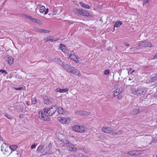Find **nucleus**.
I'll list each match as a JSON object with an SVG mask.
<instances>
[{"label":"nucleus","mask_w":157,"mask_h":157,"mask_svg":"<svg viewBox=\"0 0 157 157\" xmlns=\"http://www.w3.org/2000/svg\"><path fill=\"white\" fill-rule=\"evenodd\" d=\"M56 40H54L53 39H50V40L52 42H53L55 41Z\"/></svg>","instance_id":"55"},{"label":"nucleus","mask_w":157,"mask_h":157,"mask_svg":"<svg viewBox=\"0 0 157 157\" xmlns=\"http://www.w3.org/2000/svg\"><path fill=\"white\" fill-rule=\"evenodd\" d=\"M48 116H45L44 118V120H43L44 121H50V118L47 117Z\"/></svg>","instance_id":"34"},{"label":"nucleus","mask_w":157,"mask_h":157,"mask_svg":"<svg viewBox=\"0 0 157 157\" xmlns=\"http://www.w3.org/2000/svg\"><path fill=\"white\" fill-rule=\"evenodd\" d=\"M101 130L105 133L109 134L112 135H113L114 131L113 129H112L111 127H103L102 128Z\"/></svg>","instance_id":"5"},{"label":"nucleus","mask_w":157,"mask_h":157,"mask_svg":"<svg viewBox=\"0 0 157 157\" xmlns=\"http://www.w3.org/2000/svg\"><path fill=\"white\" fill-rule=\"evenodd\" d=\"M81 10H80V9H77V8H75L73 10V11L76 14H77L78 12L79 13H80Z\"/></svg>","instance_id":"31"},{"label":"nucleus","mask_w":157,"mask_h":157,"mask_svg":"<svg viewBox=\"0 0 157 157\" xmlns=\"http://www.w3.org/2000/svg\"><path fill=\"white\" fill-rule=\"evenodd\" d=\"M109 73V70H106L104 71V74L105 75H108Z\"/></svg>","instance_id":"40"},{"label":"nucleus","mask_w":157,"mask_h":157,"mask_svg":"<svg viewBox=\"0 0 157 157\" xmlns=\"http://www.w3.org/2000/svg\"><path fill=\"white\" fill-rule=\"evenodd\" d=\"M138 46L140 48L146 47H149L150 48L152 47V44L149 42L147 41H141L139 43Z\"/></svg>","instance_id":"6"},{"label":"nucleus","mask_w":157,"mask_h":157,"mask_svg":"<svg viewBox=\"0 0 157 157\" xmlns=\"http://www.w3.org/2000/svg\"><path fill=\"white\" fill-rule=\"evenodd\" d=\"M124 45L125 46H127V47H128V46H129V44L127 43H124Z\"/></svg>","instance_id":"52"},{"label":"nucleus","mask_w":157,"mask_h":157,"mask_svg":"<svg viewBox=\"0 0 157 157\" xmlns=\"http://www.w3.org/2000/svg\"><path fill=\"white\" fill-rule=\"evenodd\" d=\"M68 150L70 151H75L76 148L75 147H68Z\"/></svg>","instance_id":"29"},{"label":"nucleus","mask_w":157,"mask_h":157,"mask_svg":"<svg viewBox=\"0 0 157 157\" xmlns=\"http://www.w3.org/2000/svg\"><path fill=\"white\" fill-rule=\"evenodd\" d=\"M58 120L63 124H69L71 121L70 119H66V118L62 117H58Z\"/></svg>","instance_id":"8"},{"label":"nucleus","mask_w":157,"mask_h":157,"mask_svg":"<svg viewBox=\"0 0 157 157\" xmlns=\"http://www.w3.org/2000/svg\"><path fill=\"white\" fill-rule=\"evenodd\" d=\"M132 48H130V49L131 50V49H132Z\"/></svg>","instance_id":"64"},{"label":"nucleus","mask_w":157,"mask_h":157,"mask_svg":"<svg viewBox=\"0 0 157 157\" xmlns=\"http://www.w3.org/2000/svg\"><path fill=\"white\" fill-rule=\"evenodd\" d=\"M9 150H10V149L8 147H7L6 148H5L4 149V152H3V154L6 155H9L12 152V151L10 153L8 151Z\"/></svg>","instance_id":"19"},{"label":"nucleus","mask_w":157,"mask_h":157,"mask_svg":"<svg viewBox=\"0 0 157 157\" xmlns=\"http://www.w3.org/2000/svg\"><path fill=\"white\" fill-rule=\"evenodd\" d=\"M117 98L118 99H121V96H118L117 97Z\"/></svg>","instance_id":"56"},{"label":"nucleus","mask_w":157,"mask_h":157,"mask_svg":"<svg viewBox=\"0 0 157 157\" xmlns=\"http://www.w3.org/2000/svg\"><path fill=\"white\" fill-rule=\"evenodd\" d=\"M132 70V69L130 68L129 71H130Z\"/></svg>","instance_id":"61"},{"label":"nucleus","mask_w":157,"mask_h":157,"mask_svg":"<svg viewBox=\"0 0 157 157\" xmlns=\"http://www.w3.org/2000/svg\"><path fill=\"white\" fill-rule=\"evenodd\" d=\"M62 142L66 144H68L69 145H72V144L69 142L67 138H65V140H63Z\"/></svg>","instance_id":"24"},{"label":"nucleus","mask_w":157,"mask_h":157,"mask_svg":"<svg viewBox=\"0 0 157 157\" xmlns=\"http://www.w3.org/2000/svg\"><path fill=\"white\" fill-rule=\"evenodd\" d=\"M45 10V8L44 6H41L40 7V13L44 12Z\"/></svg>","instance_id":"28"},{"label":"nucleus","mask_w":157,"mask_h":157,"mask_svg":"<svg viewBox=\"0 0 157 157\" xmlns=\"http://www.w3.org/2000/svg\"><path fill=\"white\" fill-rule=\"evenodd\" d=\"M24 114H21L19 115V117L20 118L22 119L24 117Z\"/></svg>","instance_id":"49"},{"label":"nucleus","mask_w":157,"mask_h":157,"mask_svg":"<svg viewBox=\"0 0 157 157\" xmlns=\"http://www.w3.org/2000/svg\"><path fill=\"white\" fill-rule=\"evenodd\" d=\"M44 41L46 42H47L49 40H50V39L48 38V37H47L45 39H44Z\"/></svg>","instance_id":"50"},{"label":"nucleus","mask_w":157,"mask_h":157,"mask_svg":"<svg viewBox=\"0 0 157 157\" xmlns=\"http://www.w3.org/2000/svg\"><path fill=\"white\" fill-rule=\"evenodd\" d=\"M82 157H87L86 156H83Z\"/></svg>","instance_id":"62"},{"label":"nucleus","mask_w":157,"mask_h":157,"mask_svg":"<svg viewBox=\"0 0 157 157\" xmlns=\"http://www.w3.org/2000/svg\"><path fill=\"white\" fill-rule=\"evenodd\" d=\"M128 154L131 155H135V152L134 151H131L128 152Z\"/></svg>","instance_id":"39"},{"label":"nucleus","mask_w":157,"mask_h":157,"mask_svg":"<svg viewBox=\"0 0 157 157\" xmlns=\"http://www.w3.org/2000/svg\"><path fill=\"white\" fill-rule=\"evenodd\" d=\"M60 49L64 53L66 52V47L65 45H63L62 44H60L59 45Z\"/></svg>","instance_id":"18"},{"label":"nucleus","mask_w":157,"mask_h":157,"mask_svg":"<svg viewBox=\"0 0 157 157\" xmlns=\"http://www.w3.org/2000/svg\"><path fill=\"white\" fill-rule=\"evenodd\" d=\"M5 116L7 118H8L10 120H12V117L10 115H9L8 114H6L5 115Z\"/></svg>","instance_id":"37"},{"label":"nucleus","mask_w":157,"mask_h":157,"mask_svg":"<svg viewBox=\"0 0 157 157\" xmlns=\"http://www.w3.org/2000/svg\"><path fill=\"white\" fill-rule=\"evenodd\" d=\"M75 113L78 115H90V113L89 112H87L86 111H77Z\"/></svg>","instance_id":"11"},{"label":"nucleus","mask_w":157,"mask_h":157,"mask_svg":"<svg viewBox=\"0 0 157 157\" xmlns=\"http://www.w3.org/2000/svg\"><path fill=\"white\" fill-rule=\"evenodd\" d=\"M79 3L81 6L85 9H89L90 8V6L87 5L85 4L82 2H79Z\"/></svg>","instance_id":"16"},{"label":"nucleus","mask_w":157,"mask_h":157,"mask_svg":"<svg viewBox=\"0 0 157 157\" xmlns=\"http://www.w3.org/2000/svg\"><path fill=\"white\" fill-rule=\"evenodd\" d=\"M73 129L74 131L76 132H79V130H80V126H75L73 127Z\"/></svg>","instance_id":"22"},{"label":"nucleus","mask_w":157,"mask_h":157,"mask_svg":"<svg viewBox=\"0 0 157 157\" xmlns=\"http://www.w3.org/2000/svg\"><path fill=\"white\" fill-rule=\"evenodd\" d=\"M151 79L152 80H155L157 79V75H156L155 76L152 77Z\"/></svg>","instance_id":"44"},{"label":"nucleus","mask_w":157,"mask_h":157,"mask_svg":"<svg viewBox=\"0 0 157 157\" xmlns=\"http://www.w3.org/2000/svg\"><path fill=\"white\" fill-rule=\"evenodd\" d=\"M122 24V22L121 21H119L118 22H116L115 24L114 25V28L115 27H119Z\"/></svg>","instance_id":"21"},{"label":"nucleus","mask_w":157,"mask_h":157,"mask_svg":"<svg viewBox=\"0 0 157 157\" xmlns=\"http://www.w3.org/2000/svg\"><path fill=\"white\" fill-rule=\"evenodd\" d=\"M123 89L122 88L117 89L114 91L113 96L115 97L118 96L119 94L123 92Z\"/></svg>","instance_id":"10"},{"label":"nucleus","mask_w":157,"mask_h":157,"mask_svg":"<svg viewBox=\"0 0 157 157\" xmlns=\"http://www.w3.org/2000/svg\"><path fill=\"white\" fill-rule=\"evenodd\" d=\"M23 109V108L22 106H20V110H21V111H22Z\"/></svg>","instance_id":"54"},{"label":"nucleus","mask_w":157,"mask_h":157,"mask_svg":"<svg viewBox=\"0 0 157 157\" xmlns=\"http://www.w3.org/2000/svg\"><path fill=\"white\" fill-rule=\"evenodd\" d=\"M36 147V145L35 144H33V145H32L31 146V149H33L35 148Z\"/></svg>","instance_id":"47"},{"label":"nucleus","mask_w":157,"mask_h":157,"mask_svg":"<svg viewBox=\"0 0 157 157\" xmlns=\"http://www.w3.org/2000/svg\"><path fill=\"white\" fill-rule=\"evenodd\" d=\"M157 58V54H156L153 58V59H155Z\"/></svg>","instance_id":"53"},{"label":"nucleus","mask_w":157,"mask_h":157,"mask_svg":"<svg viewBox=\"0 0 157 157\" xmlns=\"http://www.w3.org/2000/svg\"><path fill=\"white\" fill-rule=\"evenodd\" d=\"M122 133V131L121 130H119L117 132H116L114 131V133H113V135H115L117 134H121Z\"/></svg>","instance_id":"35"},{"label":"nucleus","mask_w":157,"mask_h":157,"mask_svg":"<svg viewBox=\"0 0 157 157\" xmlns=\"http://www.w3.org/2000/svg\"><path fill=\"white\" fill-rule=\"evenodd\" d=\"M99 138L102 139V140H105L106 139V137L104 135H100L99 136Z\"/></svg>","instance_id":"36"},{"label":"nucleus","mask_w":157,"mask_h":157,"mask_svg":"<svg viewBox=\"0 0 157 157\" xmlns=\"http://www.w3.org/2000/svg\"><path fill=\"white\" fill-rule=\"evenodd\" d=\"M139 112V109H135L132 111L131 113L133 115H136L138 114Z\"/></svg>","instance_id":"26"},{"label":"nucleus","mask_w":157,"mask_h":157,"mask_svg":"<svg viewBox=\"0 0 157 157\" xmlns=\"http://www.w3.org/2000/svg\"><path fill=\"white\" fill-rule=\"evenodd\" d=\"M36 20V19L34 18H33L32 17V18H31V20H30V21H31L32 22H33L35 23V22Z\"/></svg>","instance_id":"46"},{"label":"nucleus","mask_w":157,"mask_h":157,"mask_svg":"<svg viewBox=\"0 0 157 157\" xmlns=\"http://www.w3.org/2000/svg\"><path fill=\"white\" fill-rule=\"evenodd\" d=\"M53 61L58 64H59L62 66L63 67L65 64L63 61L61 60L60 58H55L53 59Z\"/></svg>","instance_id":"9"},{"label":"nucleus","mask_w":157,"mask_h":157,"mask_svg":"<svg viewBox=\"0 0 157 157\" xmlns=\"http://www.w3.org/2000/svg\"><path fill=\"white\" fill-rule=\"evenodd\" d=\"M128 80H131V79L130 78H129Z\"/></svg>","instance_id":"63"},{"label":"nucleus","mask_w":157,"mask_h":157,"mask_svg":"<svg viewBox=\"0 0 157 157\" xmlns=\"http://www.w3.org/2000/svg\"><path fill=\"white\" fill-rule=\"evenodd\" d=\"M52 144L51 143H50L48 144V147H46V149L47 150L48 152H49V150L51 148Z\"/></svg>","instance_id":"30"},{"label":"nucleus","mask_w":157,"mask_h":157,"mask_svg":"<svg viewBox=\"0 0 157 157\" xmlns=\"http://www.w3.org/2000/svg\"><path fill=\"white\" fill-rule=\"evenodd\" d=\"M44 113L43 114L42 111H39V116L40 119L41 120L43 121V120H44V118L45 115H44Z\"/></svg>","instance_id":"15"},{"label":"nucleus","mask_w":157,"mask_h":157,"mask_svg":"<svg viewBox=\"0 0 157 157\" xmlns=\"http://www.w3.org/2000/svg\"><path fill=\"white\" fill-rule=\"evenodd\" d=\"M14 89L15 90H22V87H15L14 88Z\"/></svg>","instance_id":"43"},{"label":"nucleus","mask_w":157,"mask_h":157,"mask_svg":"<svg viewBox=\"0 0 157 157\" xmlns=\"http://www.w3.org/2000/svg\"><path fill=\"white\" fill-rule=\"evenodd\" d=\"M56 105H54L49 108L44 109L43 111L44 114L46 116H50L53 114L57 109Z\"/></svg>","instance_id":"2"},{"label":"nucleus","mask_w":157,"mask_h":157,"mask_svg":"<svg viewBox=\"0 0 157 157\" xmlns=\"http://www.w3.org/2000/svg\"><path fill=\"white\" fill-rule=\"evenodd\" d=\"M16 154L17 155H21V154L20 153L18 152L17 151H16Z\"/></svg>","instance_id":"57"},{"label":"nucleus","mask_w":157,"mask_h":157,"mask_svg":"<svg viewBox=\"0 0 157 157\" xmlns=\"http://www.w3.org/2000/svg\"><path fill=\"white\" fill-rule=\"evenodd\" d=\"M134 72H135V71L134 70H133L130 73V74H132Z\"/></svg>","instance_id":"59"},{"label":"nucleus","mask_w":157,"mask_h":157,"mask_svg":"<svg viewBox=\"0 0 157 157\" xmlns=\"http://www.w3.org/2000/svg\"><path fill=\"white\" fill-rule=\"evenodd\" d=\"M57 112L60 114H63L64 113L63 109L62 107H59L58 109Z\"/></svg>","instance_id":"23"},{"label":"nucleus","mask_w":157,"mask_h":157,"mask_svg":"<svg viewBox=\"0 0 157 157\" xmlns=\"http://www.w3.org/2000/svg\"><path fill=\"white\" fill-rule=\"evenodd\" d=\"M0 72H1L2 73H5L6 75L8 73L6 70H3L2 69L0 70Z\"/></svg>","instance_id":"41"},{"label":"nucleus","mask_w":157,"mask_h":157,"mask_svg":"<svg viewBox=\"0 0 157 157\" xmlns=\"http://www.w3.org/2000/svg\"><path fill=\"white\" fill-rule=\"evenodd\" d=\"M36 20V19L34 18H33L32 17V18H31V20H30V21H31L32 22H33L35 23V22Z\"/></svg>","instance_id":"45"},{"label":"nucleus","mask_w":157,"mask_h":157,"mask_svg":"<svg viewBox=\"0 0 157 157\" xmlns=\"http://www.w3.org/2000/svg\"><path fill=\"white\" fill-rule=\"evenodd\" d=\"M146 91L147 90L145 88H140L137 89H132V90L131 93L137 96H140L141 95H144L146 92Z\"/></svg>","instance_id":"3"},{"label":"nucleus","mask_w":157,"mask_h":157,"mask_svg":"<svg viewBox=\"0 0 157 157\" xmlns=\"http://www.w3.org/2000/svg\"><path fill=\"white\" fill-rule=\"evenodd\" d=\"M4 58L8 62L9 65H11L13 63L14 59L8 55L4 56Z\"/></svg>","instance_id":"7"},{"label":"nucleus","mask_w":157,"mask_h":157,"mask_svg":"<svg viewBox=\"0 0 157 157\" xmlns=\"http://www.w3.org/2000/svg\"><path fill=\"white\" fill-rule=\"evenodd\" d=\"M35 23L40 24L41 23V21L39 19H36L35 21Z\"/></svg>","instance_id":"48"},{"label":"nucleus","mask_w":157,"mask_h":157,"mask_svg":"<svg viewBox=\"0 0 157 157\" xmlns=\"http://www.w3.org/2000/svg\"><path fill=\"white\" fill-rule=\"evenodd\" d=\"M48 8H47L46 10H45V11L44 12V14H47L48 13Z\"/></svg>","instance_id":"51"},{"label":"nucleus","mask_w":157,"mask_h":157,"mask_svg":"<svg viewBox=\"0 0 157 157\" xmlns=\"http://www.w3.org/2000/svg\"><path fill=\"white\" fill-rule=\"evenodd\" d=\"M7 147H8V146H6V144H5V145L2 144L1 146V151H4V149L5 148H6Z\"/></svg>","instance_id":"33"},{"label":"nucleus","mask_w":157,"mask_h":157,"mask_svg":"<svg viewBox=\"0 0 157 157\" xmlns=\"http://www.w3.org/2000/svg\"><path fill=\"white\" fill-rule=\"evenodd\" d=\"M32 103L33 104H35L36 102V98L35 97H32L31 99Z\"/></svg>","instance_id":"25"},{"label":"nucleus","mask_w":157,"mask_h":157,"mask_svg":"<svg viewBox=\"0 0 157 157\" xmlns=\"http://www.w3.org/2000/svg\"><path fill=\"white\" fill-rule=\"evenodd\" d=\"M63 68L68 72H70L73 74L78 75L79 74V71L75 67L71 66L66 63Z\"/></svg>","instance_id":"1"},{"label":"nucleus","mask_w":157,"mask_h":157,"mask_svg":"<svg viewBox=\"0 0 157 157\" xmlns=\"http://www.w3.org/2000/svg\"><path fill=\"white\" fill-rule=\"evenodd\" d=\"M70 57L71 59L75 61L76 63L78 62V60L76 57V56L74 54H71L70 56Z\"/></svg>","instance_id":"14"},{"label":"nucleus","mask_w":157,"mask_h":157,"mask_svg":"<svg viewBox=\"0 0 157 157\" xmlns=\"http://www.w3.org/2000/svg\"><path fill=\"white\" fill-rule=\"evenodd\" d=\"M3 144L4 145H5L6 144V146H7V144L6 143L5 141H4V142H3Z\"/></svg>","instance_id":"60"},{"label":"nucleus","mask_w":157,"mask_h":157,"mask_svg":"<svg viewBox=\"0 0 157 157\" xmlns=\"http://www.w3.org/2000/svg\"><path fill=\"white\" fill-rule=\"evenodd\" d=\"M68 89L67 88L60 89V88H58L56 89L57 92L61 93L67 92L68 91Z\"/></svg>","instance_id":"17"},{"label":"nucleus","mask_w":157,"mask_h":157,"mask_svg":"<svg viewBox=\"0 0 157 157\" xmlns=\"http://www.w3.org/2000/svg\"><path fill=\"white\" fill-rule=\"evenodd\" d=\"M38 153H42L44 154L48 153L47 150L46 149V147L43 145H40L38 147L37 149Z\"/></svg>","instance_id":"4"},{"label":"nucleus","mask_w":157,"mask_h":157,"mask_svg":"<svg viewBox=\"0 0 157 157\" xmlns=\"http://www.w3.org/2000/svg\"><path fill=\"white\" fill-rule=\"evenodd\" d=\"M68 23L70 24H73V22L71 21H68Z\"/></svg>","instance_id":"58"},{"label":"nucleus","mask_w":157,"mask_h":157,"mask_svg":"<svg viewBox=\"0 0 157 157\" xmlns=\"http://www.w3.org/2000/svg\"><path fill=\"white\" fill-rule=\"evenodd\" d=\"M38 31L40 32H42L44 33H49L50 31L49 30H46L44 29H39Z\"/></svg>","instance_id":"32"},{"label":"nucleus","mask_w":157,"mask_h":157,"mask_svg":"<svg viewBox=\"0 0 157 157\" xmlns=\"http://www.w3.org/2000/svg\"><path fill=\"white\" fill-rule=\"evenodd\" d=\"M148 1L149 0H144L143 1V5H144L146 4L148 2Z\"/></svg>","instance_id":"42"},{"label":"nucleus","mask_w":157,"mask_h":157,"mask_svg":"<svg viewBox=\"0 0 157 157\" xmlns=\"http://www.w3.org/2000/svg\"><path fill=\"white\" fill-rule=\"evenodd\" d=\"M24 17H25L26 18L29 19L30 20H31V18H32V17L29 16L28 15H24Z\"/></svg>","instance_id":"38"},{"label":"nucleus","mask_w":157,"mask_h":157,"mask_svg":"<svg viewBox=\"0 0 157 157\" xmlns=\"http://www.w3.org/2000/svg\"><path fill=\"white\" fill-rule=\"evenodd\" d=\"M17 147V146L16 145H11L9 147L10 149L12 151H15Z\"/></svg>","instance_id":"20"},{"label":"nucleus","mask_w":157,"mask_h":157,"mask_svg":"<svg viewBox=\"0 0 157 157\" xmlns=\"http://www.w3.org/2000/svg\"><path fill=\"white\" fill-rule=\"evenodd\" d=\"M80 128L79 132L82 133L86 131V129L84 126H80Z\"/></svg>","instance_id":"27"},{"label":"nucleus","mask_w":157,"mask_h":157,"mask_svg":"<svg viewBox=\"0 0 157 157\" xmlns=\"http://www.w3.org/2000/svg\"><path fill=\"white\" fill-rule=\"evenodd\" d=\"M80 14L86 17H88L89 15V13L87 11L85 10H81Z\"/></svg>","instance_id":"12"},{"label":"nucleus","mask_w":157,"mask_h":157,"mask_svg":"<svg viewBox=\"0 0 157 157\" xmlns=\"http://www.w3.org/2000/svg\"><path fill=\"white\" fill-rule=\"evenodd\" d=\"M44 102L45 104L47 105H50L52 103V101L47 97L44 98Z\"/></svg>","instance_id":"13"}]
</instances>
